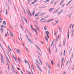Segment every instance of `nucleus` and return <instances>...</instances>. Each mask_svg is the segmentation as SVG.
Instances as JSON below:
<instances>
[{"instance_id":"1","label":"nucleus","mask_w":74,"mask_h":74,"mask_svg":"<svg viewBox=\"0 0 74 74\" xmlns=\"http://www.w3.org/2000/svg\"><path fill=\"white\" fill-rule=\"evenodd\" d=\"M46 33L47 35V36L48 38H49V35H48V34H49V32H48V31H46Z\"/></svg>"},{"instance_id":"2","label":"nucleus","mask_w":74,"mask_h":74,"mask_svg":"<svg viewBox=\"0 0 74 74\" xmlns=\"http://www.w3.org/2000/svg\"><path fill=\"white\" fill-rule=\"evenodd\" d=\"M10 34L11 36L13 38H14V34L11 32H10Z\"/></svg>"},{"instance_id":"3","label":"nucleus","mask_w":74,"mask_h":74,"mask_svg":"<svg viewBox=\"0 0 74 74\" xmlns=\"http://www.w3.org/2000/svg\"><path fill=\"white\" fill-rule=\"evenodd\" d=\"M34 31L36 32V35H37L38 34V33H37V31L36 29H34L33 30Z\"/></svg>"},{"instance_id":"4","label":"nucleus","mask_w":74,"mask_h":74,"mask_svg":"<svg viewBox=\"0 0 74 74\" xmlns=\"http://www.w3.org/2000/svg\"><path fill=\"white\" fill-rule=\"evenodd\" d=\"M36 27V29L38 31V32H40V28L38 27H37V26H35Z\"/></svg>"},{"instance_id":"5","label":"nucleus","mask_w":74,"mask_h":74,"mask_svg":"<svg viewBox=\"0 0 74 74\" xmlns=\"http://www.w3.org/2000/svg\"><path fill=\"white\" fill-rule=\"evenodd\" d=\"M54 8H50L49 10V12H51V11H52V10H54Z\"/></svg>"},{"instance_id":"6","label":"nucleus","mask_w":74,"mask_h":74,"mask_svg":"<svg viewBox=\"0 0 74 74\" xmlns=\"http://www.w3.org/2000/svg\"><path fill=\"white\" fill-rule=\"evenodd\" d=\"M66 44V39H65L64 40L63 42V46H64Z\"/></svg>"},{"instance_id":"7","label":"nucleus","mask_w":74,"mask_h":74,"mask_svg":"<svg viewBox=\"0 0 74 74\" xmlns=\"http://www.w3.org/2000/svg\"><path fill=\"white\" fill-rule=\"evenodd\" d=\"M37 1V0H35L32 3V4H34L36 3V1Z\"/></svg>"},{"instance_id":"8","label":"nucleus","mask_w":74,"mask_h":74,"mask_svg":"<svg viewBox=\"0 0 74 74\" xmlns=\"http://www.w3.org/2000/svg\"><path fill=\"white\" fill-rule=\"evenodd\" d=\"M73 0H71V1H69L68 3H67V5H66V6H68V5H69V4H70V3H71V1H72Z\"/></svg>"},{"instance_id":"9","label":"nucleus","mask_w":74,"mask_h":74,"mask_svg":"<svg viewBox=\"0 0 74 74\" xmlns=\"http://www.w3.org/2000/svg\"><path fill=\"white\" fill-rule=\"evenodd\" d=\"M68 34H67L68 39H69V29L68 30Z\"/></svg>"},{"instance_id":"10","label":"nucleus","mask_w":74,"mask_h":74,"mask_svg":"<svg viewBox=\"0 0 74 74\" xmlns=\"http://www.w3.org/2000/svg\"><path fill=\"white\" fill-rule=\"evenodd\" d=\"M54 19V18L52 19H51L48 20L46 22V23H48V22H51V21H53Z\"/></svg>"},{"instance_id":"11","label":"nucleus","mask_w":74,"mask_h":74,"mask_svg":"<svg viewBox=\"0 0 74 74\" xmlns=\"http://www.w3.org/2000/svg\"><path fill=\"white\" fill-rule=\"evenodd\" d=\"M25 21V22L27 24V19L25 18L24 17H23Z\"/></svg>"},{"instance_id":"12","label":"nucleus","mask_w":74,"mask_h":74,"mask_svg":"<svg viewBox=\"0 0 74 74\" xmlns=\"http://www.w3.org/2000/svg\"><path fill=\"white\" fill-rule=\"evenodd\" d=\"M36 47L38 49H39V50H40V51L41 50V49L38 46V45H36Z\"/></svg>"},{"instance_id":"13","label":"nucleus","mask_w":74,"mask_h":74,"mask_svg":"<svg viewBox=\"0 0 74 74\" xmlns=\"http://www.w3.org/2000/svg\"><path fill=\"white\" fill-rule=\"evenodd\" d=\"M8 2L9 3H10L11 5H12V4L11 3V1L10 0H8Z\"/></svg>"},{"instance_id":"14","label":"nucleus","mask_w":74,"mask_h":74,"mask_svg":"<svg viewBox=\"0 0 74 74\" xmlns=\"http://www.w3.org/2000/svg\"><path fill=\"white\" fill-rule=\"evenodd\" d=\"M1 33H3V32L4 31V29H3V28H1Z\"/></svg>"},{"instance_id":"15","label":"nucleus","mask_w":74,"mask_h":74,"mask_svg":"<svg viewBox=\"0 0 74 74\" xmlns=\"http://www.w3.org/2000/svg\"><path fill=\"white\" fill-rule=\"evenodd\" d=\"M55 1V0H52V1H51V2L50 3L51 4H53V2Z\"/></svg>"},{"instance_id":"16","label":"nucleus","mask_w":74,"mask_h":74,"mask_svg":"<svg viewBox=\"0 0 74 74\" xmlns=\"http://www.w3.org/2000/svg\"><path fill=\"white\" fill-rule=\"evenodd\" d=\"M3 23L4 25H6V22L5 21H3Z\"/></svg>"},{"instance_id":"17","label":"nucleus","mask_w":74,"mask_h":74,"mask_svg":"<svg viewBox=\"0 0 74 74\" xmlns=\"http://www.w3.org/2000/svg\"><path fill=\"white\" fill-rule=\"evenodd\" d=\"M46 14V12L44 13H42L40 14L41 16H42V15H44V14Z\"/></svg>"},{"instance_id":"18","label":"nucleus","mask_w":74,"mask_h":74,"mask_svg":"<svg viewBox=\"0 0 74 74\" xmlns=\"http://www.w3.org/2000/svg\"><path fill=\"white\" fill-rule=\"evenodd\" d=\"M51 64H52V65H53V64H54V63H53V61L52 60H51Z\"/></svg>"},{"instance_id":"19","label":"nucleus","mask_w":74,"mask_h":74,"mask_svg":"<svg viewBox=\"0 0 74 74\" xmlns=\"http://www.w3.org/2000/svg\"><path fill=\"white\" fill-rule=\"evenodd\" d=\"M5 27V26L4 25H1V27L2 28H3V27Z\"/></svg>"},{"instance_id":"20","label":"nucleus","mask_w":74,"mask_h":74,"mask_svg":"<svg viewBox=\"0 0 74 74\" xmlns=\"http://www.w3.org/2000/svg\"><path fill=\"white\" fill-rule=\"evenodd\" d=\"M16 51L17 52V53H19V52H20V50H19V49H17L16 50Z\"/></svg>"},{"instance_id":"21","label":"nucleus","mask_w":74,"mask_h":74,"mask_svg":"<svg viewBox=\"0 0 74 74\" xmlns=\"http://www.w3.org/2000/svg\"><path fill=\"white\" fill-rule=\"evenodd\" d=\"M27 72L29 74H32V73L29 71H27Z\"/></svg>"},{"instance_id":"22","label":"nucleus","mask_w":74,"mask_h":74,"mask_svg":"<svg viewBox=\"0 0 74 74\" xmlns=\"http://www.w3.org/2000/svg\"><path fill=\"white\" fill-rule=\"evenodd\" d=\"M20 25L21 29H22V30H24L23 28V27L21 25V24H20Z\"/></svg>"},{"instance_id":"23","label":"nucleus","mask_w":74,"mask_h":74,"mask_svg":"<svg viewBox=\"0 0 74 74\" xmlns=\"http://www.w3.org/2000/svg\"><path fill=\"white\" fill-rule=\"evenodd\" d=\"M30 26H31V29H32V30H34V28H33V27L32 26V25H30Z\"/></svg>"},{"instance_id":"24","label":"nucleus","mask_w":74,"mask_h":74,"mask_svg":"<svg viewBox=\"0 0 74 74\" xmlns=\"http://www.w3.org/2000/svg\"><path fill=\"white\" fill-rule=\"evenodd\" d=\"M38 13H36V15H35V16H38Z\"/></svg>"},{"instance_id":"25","label":"nucleus","mask_w":74,"mask_h":74,"mask_svg":"<svg viewBox=\"0 0 74 74\" xmlns=\"http://www.w3.org/2000/svg\"><path fill=\"white\" fill-rule=\"evenodd\" d=\"M8 47L9 48L10 50L12 52V50H11V48H10V46H9V45H8Z\"/></svg>"},{"instance_id":"26","label":"nucleus","mask_w":74,"mask_h":74,"mask_svg":"<svg viewBox=\"0 0 74 74\" xmlns=\"http://www.w3.org/2000/svg\"><path fill=\"white\" fill-rule=\"evenodd\" d=\"M36 64L38 69H40V67H39V66H38V65H37V64Z\"/></svg>"},{"instance_id":"27","label":"nucleus","mask_w":74,"mask_h":74,"mask_svg":"<svg viewBox=\"0 0 74 74\" xmlns=\"http://www.w3.org/2000/svg\"><path fill=\"white\" fill-rule=\"evenodd\" d=\"M45 38L46 40L47 41H48V38H47L46 37H45Z\"/></svg>"},{"instance_id":"28","label":"nucleus","mask_w":74,"mask_h":74,"mask_svg":"<svg viewBox=\"0 0 74 74\" xmlns=\"http://www.w3.org/2000/svg\"><path fill=\"white\" fill-rule=\"evenodd\" d=\"M13 58H14V59H15V61L16 62V58H15V57H14V56H13Z\"/></svg>"},{"instance_id":"29","label":"nucleus","mask_w":74,"mask_h":74,"mask_svg":"<svg viewBox=\"0 0 74 74\" xmlns=\"http://www.w3.org/2000/svg\"><path fill=\"white\" fill-rule=\"evenodd\" d=\"M1 62L2 63H4V60H1Z\"/></svg>"},{"instance_id":"30","label":"nucleus","mask_w":74,"mask_h":74,"mask_svg":"<svg viewBox=\"0 0 74 74\" xmlns=\"http://www.w3.org/2000/svg\"><path fill=\"white\" fill-rule=\"evenodd\" d=\"M18 60L19 62H21V59L19 58H18Z\"/></svg>"},{"instance_id":"31","label":"nucleus","mask_w":74,"mask_h":74,"mask_svg":"<svg viewBox=\"0 0 74 74\" xmlns=\"http://www.w3.org/2000/svg\"><path fill=\"white\" fill-rule=\"evenodd\" d=\"M57 33H58V32H57L56 31V32L54 34V35L55 36H56V34H57Z\"/></svg>"},{"instance_id":"32","label":"nucleus","mask_w":74,"mask_h":74,"mask_svg":"<svg viewBox=\"0 0 74 74\" xmlns=\"http://www.w3.org/2000/svg\"><path fill=\"white\" fill-rule=\"evenodd\" d=\"M5 11H6V14H7V15H8V13H8V12H7V9H5Z\"/></svg>"},{"instance_id":"33","label":"nucleus","mask_w":74,"mask_h":74,"mask_svg":"<svg viewBox=\"0 0 74 74\" xmlns=\"http://www.w3.org/2000/svg\"><path fill=\"white\" fill-rule=\"evenodd\" d=\"M44 29L46 31V30H47V27H44Z\"/></svg>"},{"instance_id":"34","label":"nucleus","mask_w":74,"mask_h":74,"mask_svg":"<svg viewBox=\"0 0 74 74\" xmlns=\"http://www.w3.org/2000/svg\"><path fill=\"white\" fill-rule=\"evenodd\" d=\"M6 59H7V62L9 63V62H10V61L8 59H7V58H6Z\"/></svg>"},{"instance_id":"35","label":"nucleus","mask_w":74,"mask_h":74,"mask_svg":"<svg viewBox=\"0 0 74 74\" xmlns=\"http://www.w3.org/2000/svg\"><path fill=\"white\" fill-rule=\"evenodd\" d=\"M71 25H72V24H71L69 27V28H68L69 29H70V28H71Z\"/></svg>"},{"instance_id":"36","label":"nucleus","mask_w":74,"mask_h":74,"mask_svg":"<svg viewBox=\"0 0 74 74\" xmlns=\"http://www.w3.org/2000/svg\"><path fill=\"white\" fill-rule=\"evenodd\" d=\"M57 12L56 11H55V12H53V14H55V13H56Z\"/></svg>"},{"instance_id":"37","label":"nucleus","mask_w":74,"mask_h":74,"mask_svg":"<svg viewBox=\"0 0 74 74\" xmlns=\"http://www.w3.org/2000/svg\"><path fill=\"white\" fill-rule=\"evenodd\" d=\"M9 27H10V28L12 29V26H11V25H10Z\"/></svg>"},{"instance_id":"38","label":"nucleus","mask_w":74,"mask_h":74,"mask_svg":"<svg viewBox=\"0 0 74 74\" xmlns=\"http://www.w3.org/2000/svg\"><path fill=\"white\" fill-rule=\"evenodd\" d=\"M36 60V62H37V63H38V64H40V63H39V62H38V61H37V60Z\"/></svg>"},{"instance_id":"39","label":"nucleus","mask_w":74,"mask_h":74,"mask_svg":"<svg viewBox=\"0 0 74 74\" xmlns=\"http://www.w3.org/2000/svg\"><path fill=\"white\" fill-rule=\"evenodd\" d=\"M27 61L26 60H25V63H27Z\"/></svg>"},{"instance_id":"40","label":"nucleus","mask_w":74,"mask_h":74,"mask_svg":"<svg viewBox=\"0 0 74 74\" xmlns=\"http://www.w3.org/2000/svg\"><path fill=\"white\" fill-rule=\"evenodd\" d=\"M63 10H61V11H60V13L61 14V13H62V12H63Z\"/></svg>"},{"instance_id":"41","label":"nucleus","mask_w":74,"mask_h":74,"mask_svg":"<svg viewBox=\"0 0 74 74\" xmlns=\"http://www.w3.org/2000/svg\"><path fill=\"white\" fill-rule=\"evenodd\" d=\"M57 40H58V38H56V42H57Z\"/></svg>"},{"instance_id":"42","label":"nucleus","mask_w":74,"mask_h":74,"mask_svg":"<svg viewBox=\"0 0 74 74\" xmlns=\"http://www.w3.org/2000/svg\"><path fill=\"white\" fill-rule=\"evenodd\" d=\"M1 60H4V59L3 58V57H2V56H1Z\"/></svg>"},{"instance_id":"43","label":"nucleus","mask_w":74,"mask_h":74,"mask_svg":"<svg viewBox=\"0 0 74 74\" xmlns=\"http://www.w3.org/2000/svg\"><path fill=\"white\" fill-rule=\"evenodd\" d=\"M53 42L51 44V47H52V45H53Z\"/></svg>"},{"instance_id":"44","label":"nucleus","mask_w":74,"mask_h":74,"mask_svg":"<svg viewBox=\"0 0 74 74\" xmlns=\"http://www.w3.org/2000/svg\"><path fill=\"white\" fill-rule=\"evenodd\" d=\"M0 46L1 48L2 49V50H3V48H2V46H1V45H0Z\"/></svg>"},{"instance_id":"45","label":"nucleus","mask_w":74,"mask_h":74,"mask_svg":"<svg viewBox=\"0 0 74 74\" xmlns=\"http://www.w3.org/2000/svg\"><path fill=\"white\" fill-rule=\"evenodd\" d=\"M71 33L72 34H73V33H74V31L73 30H72Z\"/></svg>"},{"instance_id":"46","label":"nucleus","mask_w":74,"mask_h":74,"mask_svg":"<svg viewBox=\"0 0 74 74\" xmlns=\"http://www.w3.org/2000/svg\"><path fill=\"white\" fill-rule=\"evenodd\" d=\"M64 0H62L61 1V2H62L63 3V2H64Z\"/></svg>"},{"instance_id":"47","label":"nucleus","mask_w":74,"mask_h":74,"mask_svg":"<svg viewBox=\"0 0 74 74\" xmlns=\"http://www.w3.org/2000/svg\"><path fill=\"white\" fill-rule=\"evenodd\" d=\"M60 12H58V15H60Z\"/></svg>"},{"instance_id":"48","label":"nucleus","mask_w":74,"mask_h":74,"mask_svg":"<svg viewBox=\"0 0 74 74\" xmlns=\"http://www.w3.org/2000/svg\"><path fill=\"white\" fill-rule=\"evenodd\" d=\"M39 61L40 62V63L42 64V62H41V60L40 59H39Z\"/></svg>"},{"instance_id":"49","label":"nucleus","mask_w":74,"mask_h":74,"mask_svg":"<svg viewBox=\"0 0 74 74\" xmlns=\"http://www.w3.org/2000/svg\"><path fill=\"white\" fill-rule=\"evenodd\" d=\"M27 39H28V41H29V42H30L31 41L30 40V39H29V38H28Z\"/></svg>"},{"instance_id":"50","label":"nucleus","mask_w":74,"mask_h":74,"mask_svg":"<svg viewBox=\"0 0 74 74\" xmlns=\"http://www.w3.org/2000/svg\"><path fill=\"white\" fill-rule=\"evenodd\" d=\"M48 67L49 69H51V66H50V65H49Z\"/></svg>"},{"instance_id":"51","label":"nucleus","mask_w":74,"mask_h":74,"mask_svg":"<svg viewBox=\"0 0 74 74\" xmlns=\"http://www.w3.org/2000/svg\"><path fill=\"white\" fill-rule=\"evenodd\" d=\"M58 10H59V9H57L55 11L57 12H58Z\"/></svg>"},{"instance_id":"52","label":"nucleus","mask_w":74,"mask_h":74,"mask_svg":"<svg viewBox=\"0 0 74 74\" xmlns=\"http://www.w3.org/2000/svg\"><path fill=\"white\" fill-rule=\"evenodd\" d=\"M65 55V50H64V56Z\"/></svg>"},{"instance_id":"53","label":"nucleus","mask_w":74,"mask_h":74,"mask_svg":"<svg viewBox=\"0 0 74 74\" xmlns=\"http://www.w3.org/2000/svg\"><path fill=\"white\" fill-rule=\"evenodd\" d=\"M73 12H72L71 13V14H70V15H73Z\"/></svg>"},{"instance_id":"54","label":"nucleus","mask_w":74,"mask_h":74,"mask_svg":"<svg viewBox=\"0 0 74 74\" xmlns=\"http://www.w3.org/2000/svg\"><path fill=\"white\" fill-rule=\"evenodd\" d=\"M71 15L70 14V15L69 16V18H71Z\"/></svg>"},{"instance_id":"55","label":"nucleus","mask_w":74,"mask_h":74,"mask_svg":"<svg viewBox=\"0 0 74 74\" xmlns=\"http://www.w3.org/2000/svg\"><path fill=\"white\" fill-rule=\"evenodd\" d=\"M13 72H14V73H15V72H15V70H14V69H13Z\"/></svg>"},{"instance_id":"56","label":"nucleus","mask_w":74,"mask_h":74,"mask_svg":"<svg viewBox=\"0 0 74 74\" xmlns=\"http://www.w3.org/2000/svg\"><path fill=\"white\" fill-rule=\"evenodd\" d=\"M62 51H61V54H60V56H62Z\"/></svg>"},{"instance_id":"57","label":"nucleus","mask_w":74,"mask_h":74,"mask_svg":"<svg viewBox=\"0 0 74 74\" xmlns=\"http://www.w3.org/2000/svg\"><path fill=\"white\" fill-rule=\"evenodd\" d=\"M34 12H32V15H34Z\"/></svg>"},{"instance_id":"58","label":"nucleus","mask_w":74,"mask_h":74,"mask_svg":"<svg viewBox=\"0 0 74 74\" xmlns=\"http://www.w3.org/2000/svg\"><path fill=\"white\" fill-rule=\"evenodd\" d=\"M63 3L62 2H61L60 3V5H61V4H62Z\"/></svg>"},{"instance_id":"59","label":"nucleus","mask_w":74,"mask_h":74,"mask_svg":"<svg viewBox=\"0 0 74 74\" xmlns=\"http://www.w3.org/2000/svg\"><path fill=\"white\" fill-rule=\"evenodd\" d=\"M74 26V24H73L72 26V28L73 29V26Z\"/></svg>"},{"instance_id":"60","label":"nucleus","mask_w":74,"mask_h":74,"mask_svg":"<svg viewBox=\"0 0 74 74\" xmlns=\"http://www.w3.org/2000/svg\"><path fill=\"white\" fill-rule=\"evenodd\" d=\"M17 69L18 70H20V69H19V68L17 67Z\"/></svg>"},{"instance_id":"61","label":"nucleus","mask_w":74,"mask_h":74,"mask_svg":"<svg viewBox=\"0 0 74 74\" xmlns=\"http://www.w3.org/2000/svg\"><path fill=\"white\" fill-rule=\"evenodd\" d=\"M56 23H59V22H58V21H56Z\"/></svg>"},{"instance_id":"62","label":"nucleus","mask_w":74,"mask_h":74,"mask_svg":"<svg viewBox=\"0 0 74 74\" xmlns=\"http://www.w3.org/2000/svg\"><path fill=\"white\" fill-rule=\"evenodd\" d=\"M48 72L49 74H50V71H48Z\"/></svg>"},{"instance_id":"63","label":"nucleus","mask_w":74,"mask_h":74,"mask_svg":"<svg viewBox=\"0 0 74 74\" xmlns=\"http://www.w3.org/2000/svg\"><path fill=\"white\" fill-rule=\"evenodd\" d=\"M64 58H63L62 60V61H64Z\"/></svg>"},{"instance_id":"64","label":"nucleus","mask_w":74,"mask_h":74,"mask_svg":"<svg viewBox=\"0 0 74 74\" xmlns=\"http://www.w3.org/2000/svg\"><path fill=\"white\" fill-rule=\"evenodd\" d=\"M74 68V66H73L72 69V70H73V69Z\"/></svg>"}]
</instances>
